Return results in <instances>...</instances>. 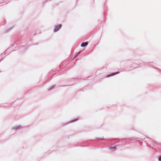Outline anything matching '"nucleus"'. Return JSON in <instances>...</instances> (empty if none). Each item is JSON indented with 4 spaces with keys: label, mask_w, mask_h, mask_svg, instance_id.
<instances>
[{
    "label": "nucleus",
    "mask_w": 161,
    "mask_h": 161,
    "mask_svg": "<svg viewBox=\"0 0 161 161\" xmlns=\"http://www.w3.org/2000/svg\"><path fill=\"white\" fill-rule=\"evenodd\" d=\"M62 25L61 24H59L57 26L54 30V32H56L58 31L61 27Z\"/></svg>",
    "instance_id": "1"
},
{
    "label": "nucleus",
    "mask_w": 161,
    "mask_h": 161,
    "mask_svg": "<svg viewBox=\"0 0 161 161\" xmlns=\"http://www.w3.org/2000/svg\"><path fill=\"white\" fill-rule=\"evenodd\" d=\"M158 159L159 161H161V156Z\"/></svg>",
    "instance_id": "5"
},
{
    "label": "nucleus",
    "mask_w": 161,
    "mask_h": 161,
    "mask_svg": "<svg viewBox=\"0 0 161 161\" xmlns=\"http://www.w3.org/2000/svg\"><path fill=\"white\" fill-rule=\"evenodd\" d=\"M87 45L88 43L87 42H83L81 43V46L82 47H84Z\"/></svg>",
    "instance_id": "2"
},
{
    "label": "nucleus",
    "mask_w": 161,
    "mask_h": 161,
    "mask_svg": "<svg viewBox=\"0 0 161 161\" xmlns=\"http://www.w3.org/2000/svg\"><path fill=\"white\" fill-rule=\"evenodd\" d=\"M118 73H119V72H118L116 73H113V74H111L109 75H108V76H107V77H109V76H111L114 75H115V74H118Z\"/></svg>",
    "instance_id": "3"
},
{
    "label": "nucleus",
    "mask_w": 161,
    "mask_h": 161,
    "mask_svg": "<svg viewBox=\"0 0 161 161\" xmlns=\"http://www.w3.org/2000/svg\"><path fill=\"white\" fill-rule=\"evenodd\" d=\"M110 149L111 150L114 149V150H115L116 149V147L115 146H114L113 147H110Z\"/></svg>",
    "instance_id": "4"
}]
</instances>
